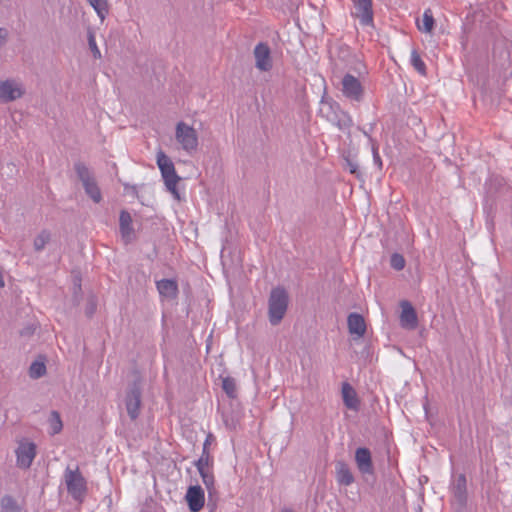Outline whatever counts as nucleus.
<instances>
[{
    "instance_id": "1",
    "label": "nucleus",
    "mask_w": 512,
    "mask_h": 512,
    "mask_svg": "<svg viewBox=\"0 0 512 512\" xmlns=\"http://www.w3.org/2000/svg\"><path fill=\"white\" fill-rule=\"evenodd\" d=\"M288 306V295L282 288H275L271 291L269 298V321L277 325L283 319Z\"/></svg>"
},
{
    "instance_id": "2",
    "label": "nucleus",
    "mask_w": 512,
    "mask_h": 512,
    "mask_svg": "<svg viewBox=\"0 0 512 512\" xmlns=\"http://www.w3.org/2000/svg\"><path fill=\"white\" fill-rule=\"evenodd\" d=\"M64 479L68 493L76 501L82 502L87 494V482L78 467L75 470L67 468Z\"/></svg>"
},
{
    "instance_id": "3",
    "label": "nucleus",
    "mask_w": 512,
    "mask_h": 512,
    "mask_svg": "<svg viewBox=\"0 0 512 512\" xmlns=\"http://www.w3.org/2000/svg\"><path fill=\"white\" fill-rule=\"evenodd\" d=\"M157 165L161 171L167 189L178 197L177 185L180 178L176 174L174 164L163 151L157 153Z\"/></svg>"
},
{
    "instance_id": "4",
    "label": "nucleus",
    "mask_w": 512,
    "mask_h": 512,
    "mask_svg": "<svg viewBox=\"0 0 512 512\" xmlns=\"http://www.w3.org/2000/svg\"><path fill=\"white\" fill-rule=\"evenodd\" d=\"M175 138L181 148L188 153L197 150L198 134L196 130L185 122H178L175 128Z\"/></svg>"
},
{
    "instance_id": "5",
    "label": "nucleus",
    "mask_w": 512,
    "mask_h": 512,
    "mask_svg": "<svg viewBox=\"0 0 512 512\" xmlns=\"http://www.w3.org/2000/svg\"><path fill=\"white\" fill-rule=\"evenodd\" d=\"M75 170L80 178V180L83 183V186L85 188L86 193L90 196V198L98 203L102 199V195L100 192L99 187L97 186L96 182L94 181L93 177L91 176V173L89 169L82 163H77L75 165Z\"/></svg>"
},
{
    "instance_id": "6",
    "label": "nucleus",
    "mask_w": 512,
    "mask_h": 512,
    "mask_svg": "<svg viewBox=\"0 0 512 512\" xmlns=\"http://www.w3.org/2000/svg\"><path fill=\"white\" fill-rule=\"evenodd\" d=\"M255 58V66L262 72H268L273 67V60L271 56V50L267 43H258L253 51Z\"/></svg>"
},
{
    "instance_id": "7",
    "label": "nucleus",
    "mask_w": 512,
    "mask_h": 512,
    "mask_svg": "<svg viewBox=\"0 0 512 512\" xmlns=\"http://www.w3.org/2000/svg\"><path fill=\"white\" fill-rule=\"evenodd\" d=\"M342 93L345 97L360 101L363 97V87L358 78L351 74H346L342 79Z\"/></svg>"
},
{
    "instance_id": "8",
    "label": "nucleus",
    "mask_w": 512,
    "mask_h": 512,
    "mask_svg": "<svg viewBox=\"0 0 512 512\" xmlns=\"http://www.w3.org/2000/svg\"><path fill=\"white\" fill-rule=\"evenodd\" d=\"M22 86L13 81V80H5L0 83V102H11L23 95Z\"/></svg>"
},
{
    "instance_id": "9",
    "label": "nucleus",
    "mask_w": 512,
    "mask_h": 512,
    "mask_svg": "<svg viewBox=\"0 0 512 512\" xmlns=\"http://www.w3.org/2000/svg\"><path fill=\"white\" fill-rule=\"evenodd\" d=\"M17 464L22 468H29L36 456V446L31 442H22L16 451Z\"/></svg>"
},
{
    "instance_id": "10",
    "label": "nucleus",
    "mask_w": 512,
    "mask_h": 512,
    "mask_svg": "<svg viewBox=\"0 0 512 512\" xmlns=\"http://www.w3.org/2000/svg\"><path fill=\"white\" fill-rule=\"evenodd\" d=\"M356 17L364 26L373 25L372 0H355Z\"/></svg>"
},
{
    "instance_id": "11",
    "label": "nucleus",
    "mask_w": 512,
    "mask_h": 512,
    "mask_svg": "<svg viewBox=\"0 0 512 512\" xmlns=\"http://www.w3.org/2000/svg\"><path fill=\"white\" fill-rule=\"evenodd\" d=\"M400 324L406 329H415L417 327L418 319L413 306L408 301L401 302Z\"/></svg>"
},
{
    "instance_id": "12",
    "label": "nucleus",
    "mask_w": 512,
    "mask_h": 512,
    "mask_svg": "<svg viewBox=\"0 0 512 512\" xmlns=\"http://www.w3.org/2000/svg\"><path fill=\"white\" fill-rule=\"evenodd\" d=\"M186 500L192 512H199L205 502L204 491L200 486H191L187 490Z\"/></svg>"
},
{
    "instance_id": "13",
    "label": "nucleus",
    "mask_w": 512,
    "mask_h": 512,
    "mask_svg": "<svg viewBox=\"0 0 512 512\" xmlns=\"http://www.w3.org/2000/svg\"><path fill=\"white\" fill-rule=\"evenodd\" d=\"M355 462L359 471L363 474L373 473L372 457L369 449L358 448L355 452Z\"/></svg>"
},
{
    "instance_id": "14",
    "label": "nucleus",
    "mask_w": 512,
    "mask_h": 512,
    "mask_svg": "<svg viewBox=\"0 0 512 512\" xmlns=\"http://www.w3.org/2000/svg\"><path fill=\"white\" fill-rule=\"evenodd\" d=\"M349 333L355 338H361L366 333V322L362 315L351 313L347 318Z\"/></svg>"
},
{
    "instance_id": "15",
    "label": "nucleus",
    "mask_w": 512,
    "mask_h": 512,
    "mask_svg": "<svg viewBox=\"0 0 512 512\" xmlns=\"http://www.w3.org/2000/svg\"><path fill=\"white\" fill-rule=\"evenodd\" d=\"M141 393L138 388H133L126 397V409L131 419H136L139 415Z\"/></svg>"
},
{
    "instance_id": "16",
    "label": "nucleus",
    "mask_w": 512,
    "mask_h": 512,
    "mask_svg": "<svg viewBox=\"0 0 512 512\" xmlns=\"http://www.w3.org/2000/svg\"><path fill=\"white\" fill-rule=\"evenodd\" d=\"M159 294L167 299H175L178 294V285L175 280L162 279L156 283Z\"/></svg>"
},
{
    "instance_id": "17",
    "label": "nucleus",
    "mask_w": 512,
    "mask_h": 512,
    "mask_svg": "<svg viewBox=\"0 0 512 512\" xmlns=\"http://www.w3.org/2000/svg\"><path fill=\"white\" fill-rule=\"evenodd\" d=\"M341 392L345 406L352 410H358L360 402L355 389L345 382L342 384Z\"/></svg>"
},
{
    "instance_id": "18",
    "label": "nucleus",
    "mask_w": 512,
    "mask_h": 512,
    "mask_svg": "<svg viewBox=\"0 0 512 512\" xmlns=\"http://www.w3.org/2000/svg\"><path fill=\"white\" fill-rule=\"evenodd\" d=\"M336 479L340 485L349 486L354 482L353 474L344 462H338L336 465Z\"/></svg>"
},
{
    "instance_id": "19",
    "label": "nucleus",
    "mask_w": 512,
    "mask_h": 512,
    "mask_svg": "<svg viewBox=\"0 0 512 512\" xmlns=\"http://www.w3.org/2000/svg\"><path fill=\"white\" fill-rule=\"evenodd\" d=\"M119 222L122 238L125 240V242H129L133 236L131 215L126 211H122L120 214Z\"/></svg>"
},
{
    "instance_id": "20",
    "label": "nucleus",
    "mask_w": 512,
    "mask_h": 512,
    "mask_svg": "<svg viewBox=\"0 0 512 512\" xmlns=\"http://www.w3.org/2000/svg\"><path fill=\"white\" fill-rule=\"evenodd\" d=\"M434 24H435V21H434V17H433V12L429 8L424 11L422 20L417 21L418 29L425 33L432 32V30L434 28Z\"/></svg>"
},
{
    "instance_id": "21",
    "label": "nucleus",
    "mask_w": 512,
    "mask_h": 512,
    "mask_svg": "<svg viewBox=\"0 0 512 512\" xmlns=\"http://www.w3.org/2000/svg\"><path fill=\"white\" fill-rule=\"evenodd\" d=\"M411 65L422 76H426L427 68L425 62L422 60L417 50H412L410 56Z\"/></svg>"
},
{
    "instance_id": "22",
    "label": "nucleus",
    "mask_w": 512,
    "mask_h": 512,
    "mask_svg": "<svg viewBox=\"0 0 512 512\" xmlns=\"http://www.w3.org/2000/svg\"><path fill=\"white\" fill-rule=\"evenodd\" d=\"M93 7L101 20H104L108 13V0H87Z\"/></svg>"
},
{
    "instance_id": "23",
    "label": "nucleus",
    "mask_w": 512,
    "mask_h": 512,
    "mask_svg": "<svg viewBox=\"0 0 512 512\" xmlns=\"http://www.w3.org/2000/svg\"><path fill=\"white\" fill-rule=\"evenodd\" d=\"M454 495L459 500H465L466 498V478L464 475H460L454 486Z\"/></svg>"
},
{
    "instance_id": "24",
    "label": "nucleus",
    "mask_w": 512,
    "mask_h": 512,
    "mask_svg": "<svg viewBox=\"0 0 512 512\" xmlns=\"http://www.w3.org/2000/svg\"><path fill=\"white\" fill-rule=\"evenodd\" d=\"M49 426L52 434H57L62 430L63 425L58 412H51L49 417Z\"/></svg>"
},
{
    "instance_id": "25",
    "label": "nucleus",
    "mask_w": 512,
    "mask_h": 512,
    "mask_svg": "<svg viewBox=\"0 0 512 512\" xmlns=\"http://www.w3.org/2000/svg\"><path fill=\"white\" fill-rule=\"evenodd\" d=\"M196 466L202 477L203 483L207 488H210L214 483L213 475L209 472L208 468H202V461H198Z\"/></svg>"
},
{
    "instance_id": "26",
    "label": "nucleus",
    "mask_w": 512,
    "mask_h": 512,
    "mask_svg": "<svg viewBox=\"0 0 512 512\" xmlns=\"http://www.w3.org/2000/svg\"><path fill=\"white\" fill-rule=\"evenodd\" d=\"M50 241V233L48 231L40 232L34 239V248L37 251L42 250Z\"/></svg>"
},
{
    "instance_id": "27",
    "label": "nucleus",
    "mask_w": 512,
    "mask_h": 512,
    "mask_svg": "<svg viewBox=\"0 0 512 512\" xmlns=\"http://www.w3.org/2000/svg\"><path fill=\"white\" fill-rule=\"evenodd\" d=\"M222 388L229 397L234 398L236 396V382L233 378H224L222 380Z\"/></svg>"
},
{
    "instance_id": "28",
    "label": "nucleus",
    "mask_w": 512,
    "mask_h": 512,
    "mask_svg": "<svg viewBox=\"0 0 512 512\" xmlns=\"http://www.w3.org/2000/svg\"><path fill=\"white\" fill-rule=\"evenodd\" d=\"M46 373V366L43 362L36 361L32 363L29 374L32 378H39Z\"/></svg>"
},
{
    "instance_id": "29",
    "label": "nucleus",
    "mask_w": 512,
    "mask_h": 512,
    "mask_svg": "<svg viewBox=\"0 0 512 512\" xmlns=\"http://www.w3.org/2000/svg\"><path fill=\"white\" fill-rule=\"evenodd\" d=\"M2 512H20V508L16 502L9 496H6L1 501Z\"/></svg>"
},
{
    "instance_id": "30",
    "label": "nucleus",
    "mask_w": 512,
    "mask_h": 512,
    "mask_svg": "<svg viewBox=\"0 0 512 512\" xmlns=\"http://www.w3.org/2000/svg\"><path fill=\"white\" fill-rule=\"evenodd\" d=\"M88 44H89V48H90L94 58L95 59H100L101 58V52H100V49L97 46L96 39H95V34L91 30L88 31Z\"/></svg>"
},
{
    "instance_id": "31",
    "label": "nucleus",
    "mask_w": 512,
    "mask_h": 512,
    "mask_svg": "<svg viewBox=\"0 0 512 512\" xmlns=\"http://www.w3.org/2000/svg\"><path fill=\"white\" fill-rule=\"evenodd\" d=\"M391 266L396 270H402L405 266V259L400 254H393L391 257Z\"/></svg>"
},
{
    "instance_id": "32",
    "label": "nucleus",
    "mask_w": 512,
    "mask_h": 512,
    "mask_svg": "<svg viewBox=\"0 0 512 512\" xmlns=\"http://www.w3.org/2000/svg\"><path fill=\"white\" fill-rule=\"evenodd\" d=\"M7 36H8L7 30L4 29V28H0V45L2 43H4V41L6 40Z\"/></svg>"
},
{
    "instance_id": "33",
    "label": "nucleus",
    "mask_w": 512,
    "mask_h": 512,
    "mask_svg": "<svg viewBox=\"0 0 512 512\" xmlns=\"http://www.w3.org/2000/svg\"><path fill=\"white\" fill-rule=\"evenodd\" d=\"M199 461H202V468H208V467H207V465H208V464H207V458H206V459H204V457L202 456V457L199 459Z\"/></svg>"
},
{
    "instance_id": "34",
    "label": "nucleus",
    "mask_w": 512,
    "mask_h": 512,
    "mask_svg": "<svg viewBox=\"0 0 512 512\" xmlns=\"http://www.w3.org/2000/svg\"><path fill=\"white\" fill-rule=\"evenodd\" d=\"M3 286H4V280H3L2 273L0 272V288H2Z\"/></svg>"
},
{
    "instance_id": "35",
    "label": "nucleus",
    "mask_w": 512,
    "mask_h": 512,
    "mask_svg": "<svg viewBox=\"0 0 512 512\" xmlns=\"http://www.w3.org/2000/svg\"><path fill=\"white\" fill-rule=\"evenodd\" d=\"M207 444H208V439H207V440H206V442L204 443V448H206Z\"/></svg>"
},
{
    "instance_id": "36",
    "label": "nucleus",
    "mask_w": 512,
    "mask_h": 512,
    "mask_svg": "<svg viewBox=\"0 0 512 512\" xmlns=\"http://www.w3.org/2000/svg\"><path fill=\"white\" fill-rule=\"evenodd\" d=\"M282 512H292V511H290V510H284V511H282Z\"/></svg>"
}]
</instances>
